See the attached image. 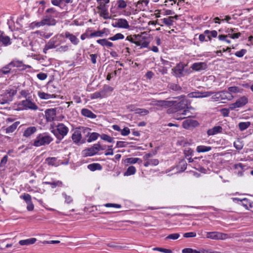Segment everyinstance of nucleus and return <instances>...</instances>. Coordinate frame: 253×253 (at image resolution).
Wrapping results in <instances>:
<instances>
[{
	"instance_id": "nucleus-1",
	"label": "nucleus",
	"mask_w": 253,
	"mask_h": 253,
	"mask_svg": "<svg viewBox=\"0 0 253 253\" xmlns=\"http://www.w3.org/2000/svg\"><path fill=\"white\" fill-rule=\"evenodd\" d=\"M90 130V128L84 126L76 128L71 137L73 142L77 145L85 143L86 138L89 134V130Z\"/></svg>"
},
{
	"instance_id": "nucleus-2",
	"label": "nucleus",
	"mask_w": 253,
	"mask_h": 253,
	"mask_svg": "<svg viewBox=\"0 0 253 253\" xmlns=\"http://www.w3.org/2000/svg\"><path fill=\"white\" fill-rule=\"evenodd\" d=\"M187 64L182 62H180L172 69L173 75L177 78H181L190 74L192 72L190 68L187 69L185 67Z\"/></svg>"
},
{
	"instance_id": "nucleus-3",
	"label": "nucleus",
	"mask_w": 253,
	"mask_h": 253,
	"mask_svg": "<svg viewBox=\"0 0 253 253\" xmlns=\"http://www.w3.org/2000/svg\"><path fill=\"white\" fill-rule=\"evenodd\" d=\"M53 141L52 137L47 133L39 134L34 141L33 145L40 147L49 144Z\"/></svg>"
},
{
	"instance_id": "nucleus-4",
	"label": "nucleus",
	"mask_w": 253,
	"mask_h": 253,
	"mask_svg": "<svg viewBox=\"0 0 253 253\" xmlns=\"http://www.w3.org/2000/svg\"><path fill=\"white\" fill-rule=\"evenodd\" d=\"M69 131V128L63 124L60 123L57 126L56 129L52 130L56 137L59 140H61Z\"/></svg>"
},
{
	"instance_id": "nucleus-5",
	"label": "nucleus",
	"mask_w": 253,
	"mask_h": 253,
	"mask_svg": "<svg viewBox=\"0 0 253 253\" xmlns=\"http://www.w3.org/2000/svg\"><path fill=\"white\" fill-rule=\"evenodd\" d=\"M233 98V96L228 91H221L218 92L212 97V99L214 101H220L223 103H225L226 100H230Z\"/></svg>"
},
{
	"instance_id": "nucleus-6",
	"label": "nucleus",
	"mask_w": 253,
	"mask_h": 253,
	"mask_svg": "<svg viewBox=\"0 0 253 253\" xmlns=\"http://www.w3.org/2000/svg\"><path fill=\"white\" fill-rule=\"evenodd\" d=\"M206 237L212 240H225L230 236L227 234L214 231L207 232Z\"/></svg>"
},
{
	"instance_id": "nucleus-7",
	"label": "nucleus",
	"mask_w": 253,
	"mask_h": 253,
	"mask_svg": "<svg viewBox=\"0 0 253 253\" xmlns=\"http://www.w3.org/2000/svg\"><path fill=\"white\" fill-rule=\"evenodd\" d=\"M248 102V99L247 97L244 96L238 99L236 102L232 103L229 105V109L231 110H234L236 108H239L244 106Z\"/></svg>"
},
{
	"instance_id": "nucleus-8",
	"label": "nucleus",
	"mask_w": 253,
	"mask_h": 253,
	"mask_svg": "<svg viewBox=\"0 0 253 253\" xmlns=\"http://www.w3.org/2000/svg\"><path fill=\"white\" fill-rule=\"evenodd\" d=\"M97 146H98L96 145V144H95L93 146L84 150L82 152L83 157H86L96 154L98 152V149Z\"/></svg>"
},
{
	"instance_id": "nucleus-9",
	"label": "nucleus",
	"mask_w": 253,
	"mask_h": 253,
	"mask_svg": "<svg viewBox=\"0 0 253 253\" xmlns=\"http://www.w3.org/2000/svg\"><path fill=\"white\" fill-rule=\"evenodd\" d=\"M97 9L99 10L98 13L100 16L102 17L104 19H111V16L108 11L107 8L105 4L100 3V5L97 7Z\"/></svg>"
},
{
	"instance_id": "nucleus-10",
	"label": "nucleus",
	"mask_w": 253,
	"mask_h": 253,
	"mask_svg": "<svg viewBox=\"0 0 253 253\" xmlns=\"http://www.w3.org/2000/svg\"><path fill=\"white\" fill-rule=\"evenodd\" d=\"M21 104L25 107L26 109H31L33 110H37L38 109V106L34 102L28 99L23 100Z\"/></svg>"
},
{
	"instance_id": "nucleus-11",
	"label": "nucleus",
	"mask_w": 253,
	"mask_h": 253,
	"mask_svg": "<svg viewBox=\"0 0 253 253\" xmlns=\"http://www.w3.org/2000/svg\"><path fill=\"white\" fill-rule=\"evenodd\" d=\"M56 114L55 108L48 109L45 110V115L47 121H52Z\"/></svg>"
},
{
	"instance_id": "nucleus-12",
	"label": "nucleus",
	"mask_w": 253,
	"mask_h": 253,
	"mask_svg": "<svg viewBox=\"0 0 253 253\" xmlns=\"http://www.w3.org/2000/svg\"><path fill=\"white\" fill-rule=\"evenodd\" d=\"M207 68V65L205 62H197L193 63L191 68L196 71H200L205 70Z\"/></svg>"
},
{
	"instance_id": "nucleus-13",
	"label": "nucleus",
	"mask_w": 253,
	"mask_h": 253,
	"mask_svg": "<svg viewBox=\"0 0 253 253\" xmlns=\"http://www.w3.org/2000/svg\"><path fill=\"white\" fill-rule=\"evenodd\" d=\"M43 25L53 26L56 24V20L54 19L53 17L50 15H47L44 16L42 20Z\"/></svg>"
},
{
	"instance_id": "nucleus-14",
	"label": "nucleus",
	"mask_w": 253,
	"mask_h": 253,
	"mask_svg": "<svg viewBox=\"0 0 253 253\" xmlns=\"http://www.w3.org/2000/svg\"><path fill=\"white\" fill-rule=\"evenodd\" d=\"M113 26L115 27H118L125 29H128L129 27L128 22L125 19H118L117 22L115 25L113 24Z\"/></svg>"
},
{
	"instance_id": "nucleus-15",
	"label": "nucleus",
	"mask_w": 253,
	"mask_h": 253,
	"mask_svg": "<svg viewBox=\"0 0 253 253\" xmlns=\"http://www.w3.org/2000/svg\"><path fill=\"white\" fill-rule=\"evenodd\" d=\"M10 65H11L12 67H16L20 68V70H24L27 68H30V66H26L23 64V62L19 60H13L10 62Z\"/></svg>"
},
{
	"instance_id": "nucleus-16",
	"label": "nucleus",
	"mask_w": 253,
	"mask_h": 253,
	"mask_svg": "<svg viewBox=\"0 0 253 253\" xmlns=\"http://www.w3.org/2000/svg\"><path fill=\"white\" fill-rule=\"evenodd\" d=\"M56 42V40L54 38L50 39L49 42L45 44L43 49V52L46 53V51L49 49H52L56 47L55 43Z\"/></svg>"
},
{
	"instance_id": "nucleus-17",
	"label": "nucleus",
	"mask_w": 253,
	"mask_h": 253,
	"mask_svg": "<svg viewBox=\"0 0 253 253\" xmlns=\"http://www.w3.org/2000/svg\"><path fill=\"white\" fill-rule=\"evenodd\" d=\"M174 101L167 100H158L157 101L156 105L167 108L171 107L174 105Z\"/></svg>"
},
{
	"instance_id": "nucleus-18",
	"label": "nucleus",
	"mask_w": 253,
	"mask_h": 253,
	"mask_svg": "<svg viewBox=\"0 0 253 253\" xmlns=\"http://www.w3.org/2000/svg\"><path fill=\"white\" fill-rule=\"evenodd\" d=\"M222 128L221 126H215L211 129H209L207 131V134L208 135H213L218 133L222 132Z\"/></svg>"
},
{
	"instance_id": "nucleus-19",
	"label": "nucleus",
	"mask_w": 253,
	"mask_h": 253,
	"mask_svg": "<svg viewBox=\"0 0 253 253\" xmlns=\"http://www.w3.org/2000/svg\"><path fill=\"white\" fill-rule=\"evenodd\" d=\"M81 113L84 116L86 117L91 119H95L96 117V115L93 113L90 110L84 108L81 111Z\"/></svg>"
},
{
	"instance_id": "nucleus-20",
	"label": "nucleus",
	"mask_w": 253,
	"mask_h": 253,
	"mask_svg": "<svg viewBox=\"0 0 253 253\" xmlns=\"http://www.w3.org/2000/svg\"><path fill=\"white\" fill-rule=\"evenodd\" d=\"M188 100H182L179 102L177 103L175 105L176 109L178 110H181L185 109H188Z\"/></svg>"
},
{
	"instance_id": "nucleus-21",
	"label": "nucleus",
	"mask_w": 253,
	"mask_h": 253,
	"mask_svg": "<svg viewBox=\"0 0 253 253\" xmlns=\"http://www.w3.org/2000/svg\"><path fill=\"white\" fill-rule=\"evenodd\" d=\"M37 241L36 238H31L25 240H22L19 242V244L21 246H28L34 244Z\"/></svg>"
},
{
	"instance_id": "nucleus-22",
	"label": "nucleus",
	"mask_w": 253,
	"mask_h": 253,
	"mask_svg": "<svg viewBox=\"0 0 253 253\" xmlns=\"http://www.w3.org/2000/svg\"><path fill=\"white\" fill-rule=\"evenodd\" d=\"M37 130V129L35 126L29 127L24 131L23 136L26 137H29L36 132Z\"/></svg>"
},
{
	"instance_id": "nucleus-23",
	"label": "nucleus",
	"mask_w": 253,
	"mask_h": 253,
	"mask_svg": "<svg viewBox=\"0 0 253 253\" xmlns=\"http://www.w3.org/2000/svg\"><path fill=\"white\" fill-rule=\"evenodd\" d=\"M65 36L66 38H68L73 44L76 45L78 43L79 40L78 38L69 32H66L65 34Z\"/></svg>"
},
{
	"instance_id": "nucleus-24",
	"label": "nucleus",
	"mask_w": 253,
	"mask_h": 253,
	"mask_svg": "<svg viewBox=\"0 0 253 253\" xmlns=\"http://www.w3.org/2000/svg\"><path fill=\"white\" fill-rule=\"evenodd\" d=\"M0 42H2L3 45L7 46L10 44V39L8 36H4L0 31Z\"/></svg>"
},
{
	"instance_id": "nucleus-25",
	"label": "nucleus",
	"mask_w": 253,
	"mask_h": 253,
	"mask_svg": "<svg viewBox=\"0 0 253 253\" xmlns=\"http://www.w3.org/2000/svg\"><path fill=\"white\" fill-rule=\"evenodd\" d=\"M105 91L101 90L98 92H95L91 94L90 98L92 99H97L98 98H103L105 97Z\"/></svg>"
},
{
	"instance_id": "nucleus-26",
	"label": "nucleus",
	"mask_w": 253,
	"mask_h": 253,
	"mask_svg": "<svg viewBox=\"0 0 253 253\" xmlns=\"http://www.w3.org/2000/svg\"><path fill=\"white\" fill-rule=\"evenodd\" d=\"M90 131V130H89V134L87 137L88 138L87 139H86V141H87L88 143H90L93 141H95L98 138L99 136L100 137V135L99 133L97 132L91 133Z\"/></svg>"
},
{
	"instance_id": "nucleus-27",
	"label": "nucleus",
	"mask_w": 253,
	"mask_h": 253,
	"mask_svg": "<svg viewBox=\"0 0 253 253\" xmlns=\"http://www.w3.org/2000/svg\"><path fill=\"white\" fill-rule=\"evenodd\" d=\"M97 42L102 46H106L108 47H112L114 45L112 42H108L106 39L98 40H97Z\"/></svg>"
},
{
	"instance_id": "nucleus-28",
	"label": "nucleus",
	"mask_w": 253,
	"mask_h": 253,
	"mask_svg": "<svg viewBox=\"0 0 253 253\" xmlns=\"http://www.w3.org/2000/svg\"><path fill=\"white\" fill-rule=\"evenodd\" d=\"M38 95L40 98L42 99H48L55 97L54 94H50L43 92H39Z\"/></svg>"
},
{
	"instance_id": "nucleus-29",
	"label": "nucleus",
	"mask_w": 253,
	"mask_h": 253,
	"mask_svg": "<svg viewBox=\"0 0 253 253\" xmlns=\"http://www.w3.org/2000/svg\"><path fill=\"white\" fill-rule=\"evenodd\" d=\"M87 168L91 171H95L96 170H101L102 166L98 163H93L87 166Z\"/></svg>"
},
{
	"instance_id": "nucleus-30",
	"label": "nucleus",
	"mask_w": 253,
	"mask_h": 253,
	"mask_svg": "<svg viewBox=\"0 0 253 253\" xmlns=\"http://www.w3.org/2000/svg\"><path fill=\"white\" fill-rule=\"evenodd\" d=\"M19 122H16L14 123H13L12 125L10 126H9L7 127L5 129L6 133H9L13 132L16 129L17 126L19 125Z\"/></svg>"
},
{
	"instance_id": "nucleus-31",
	"label": "nucleus",
	"mask_w": 253,
	"mask_h": 253,
	"mask_svg": "<svg viewBox=\"0 0 253 253\" xmlns=\"http://www.w3.org/2000/svg\"><path fill=\"white\" fill-rule=\"evenodd\" d=\"M43 184L50 185L52 188H54L56 186L61 187L62 186V182L59 180L53 182L45 181L43 182Z\"/></svg>"
},
{
	"instance_id": "nucleus-32",
	"label": "nucleus",
	"mask_w": 253,
	"mask_h": 253,
	"mask_svg": "<svg viewBox=\"0 0 253 253\" xmlns=\"http://www.w3.org/2000/svg\"><path fill=\"white\" fill-rule=\"evenodd\" d=\"M211 147L210 146H206L204 145H200L197 146L196 150L198 152H206L210 151Z\"/></svg>"
},
{
	"instance_id": "nucleus-33",
	"label": "nucleus",
	"mask_w": 253,
	"mask_h": 253,
	"mask_svg": "<svg viewBox=\"0 0 253 253\" xmlns=\"http://www.w3.org/2000/svg\"><path fill=\"white\" fill-rule=\"evenodd\" d=\"M168 87L171 90L173 91H179L181 90L182 88L177 84L174 83H169L168 85Z\"/></svg>"
},
{
	"instance_id": "nucleus-34",
	"label": "nucleus",
	"mask_w": 253,
	"mask_h": 253,
	"mask_svg": "<svg viewBox=\"0 0 253 253\" xmlns=\"http://www.w3.org/2000/svg\"><path fill=\"white\" fill-rule=\"evenodd\" d=\"M251 123L249 122H241L239 124L238 126L239 129L241 130H244L246 129H247L248 127H249L250 126Z\"/></svg>"
},
{
	"instance_id": "nucleus-35",
	"label": "nucleus",
	"mask_w": 253,
	"mask_h": 253,
	"mask_svg": "<svg viewBox=\"0 0 253 253\" xmlns=\"http://www.w3.org/2000/svg\"><path fill=\"white\" fill-rule=\"evenodd\" d=\"M136 172V169L133 166H130L129 167L126 171L125 172L124 175H130L134 174Z\"/></svg>"
},
{
	"instance_id": "nucleus-36",
	"label": "nucleus",
	"mask_w": 253,
	"mask_h": 253,
	"mask_svg": "<svg viewBox=\"0 0 253 253\" xmlns=\"http://www.w3.org/2000/svg\"><path fill=\"white\" fill-rule=\"evenodd\" d=\"M163 23L168 26H170L173 25V20L171 16H169L168 18H164L162 20Z\"/></svg>"
},
{
	"instance_id": "nucleus-37",
	"label": "nucleus",
	"mask_w": 253,
	"mask_h": 253,
	"mask_svg": "<svg viewBox=\"0 0 253 253\" xmlns=\"http://www.w3.org/2000/svg\"><path fill=\"white\" fill-rule=\"evenodd\" d=\"M104 34V32L103 31H95L93 33H91L89 36L88 37L91 38L94 37H102Z\"/></svg>"
},
{
	"instance_id": "nucleus-38",
	"label": "nucleus",
	"mask_w": 253,
	"mask_h": 253,
	"mask_svg": "<svg viewBox=\"0 0 253 253\" xmlns=\"http://www.w3.org/2000/svg\"><path fill=\"white\" fill-rule=\"evenodd\" d=\"M139 161L142 162V160L138 158H129L125 160V162L128 164H135Z\"/></svg>"
},
{
	"instance_id": "nucleus-39",
	"label": "nucleus",
	"mask_w": 253,
	"mask_h": 253,
	"mask_svg": "<svg viewBox=\"0 0 253 253\" xmlns=\"http://www.w3.org/2000/svg\"><path fill=\"white\" fill-rule=\"evenodd\" d=\"M100 138L108 142L111 143L114 142V138L106 134H102L100 135Z\"/></svg>"
},
{
	"instance_id": "nucleus-40",
	"label": "nucleus",
	"mask_w": 253,
	"mask_h": 253,
	"mask_svg": "<svg viewBox=\"0 0 253 253\" xmlns=\"http://www.w3.org/2000/svg\"><path fill=\"white\" fill-rule=\"evenodd\" d=\"M124 37V36L121 33H118L115 35L114 36L110 37L108 39L109 40L114 41L120 39H123Z\"/></svg>"
},
{
	"instance_id": "nucleus-41",
	"label": "nucleus",
	"mask_w": 253,
	"mask_h": 253,
	"mask_svg": "<svg viewBox=\"0 0 253 253\" xmlns=\"http://www.w3.org/2000/svg\"><path fill=\"white\" fill-rule=\"evenodd\" d=\"M11 65H10V63L6 65L5 66L3 67L0 70V72L3 74H7L9 73L11 70Z\"/></svg>"
},
{
	"instance_id": "nucleus-42",
	"label": "nucleus",
	"mask_w": 253,
	"mask_h": 253,
	"mask_svg": "<svg viewBox=\"0 0 253 253\" xmlns=\"http://www.w3.org/2000/svg\"><path fill=\"white\" fill-rule=\"evenodd\" d=\"M180 236L179 234L178 233H173L171 234L168 235L167 237H166L165 239L167 240H176L178 239Z\"/></svg>"
},
{
	"instance_id": "nucleus-43",
	"label": "nucleus",
	"mask_w": 253,
	"mask_h": 253,
	"mask_svg": "<svg viewBox=\"0 0 253 253\" xmlns=\"http://www.w3.org/2000/svg\"><path fill=\"white\" fill-rule=\"evenodd\" d=\"M117 3L118 4V8L119 9L125 8L127 6L126 2L124 0H119Z\"/></svg>"
},
{
	"instance_id": "nucleus-44",
	"label": "nucleus",
	"mask_w": 253,
	"mask_h": 253,
	"mask_svg": "<svg viewBox=\"0 0 253 253\" xmlns=\"http://www.w3.org/2000/svg\"><path fill=\"white\" fill-rule=\"evenodd\" d=\"M135 113L140 114V115H145L149 113V111L145 109L138 108L136 110Z\"/></svg>"
},
{
	"instance_id": "nucleus-45",
	"label": "nucleus",
	"mask_w": 253,
	"mask_h": 253,
	"mask_svg": "<svg viewBox=\"0 0 253 253\" xmlns=\"http://www.w3.org/2000/svg\"><path fill=\"white\" fill-rule=\"evenodd\" d=\"M154 251H158L159 252H161L164 253H172V251L171 250L164 249L162 248H154L153 249Z\"/></svg>"
},
{
	"instance_id": "nucleus-46",
	"label": "nucleus",
	"mask_w": 253,
	"mask_h": 253,
	"mask_svg": "<svg viewBox=\"0 0 253 253\" xmlns=\"http://www.w3.org/2000/svg\"><path fill=\"white\" fill-rule=\"evenodd\" d=\"M192 126L191 120H186L182 123V126L184 128L189 129V127Z\"/></svg>"
},
{
	"instance_id": "nucleus-47",
	"label": "nucleus",
	"mask_w": 253,
	"mask_h": 253,
	"mask_svg": "<svg viewBox=\"0 0 253 253\" xmlns=\"http://www.w3.org/2000/svg\"><path fill=\"white\" fill-rule=\"evenodd\" d=\"M21 197L24 200L27 204L32 202L31 196L28 194H24L23 195L21 196Z\"/></svg>"
},
{
	"instance_id": "nucleus-48",
	"label": "nucleus",
	"mask_w": 253,
	"mask_h": 253,
	"mask_svg": "<svg viewBox=\"0 0 253 253\" xmlns=\"http://www.w3.org/2000/svg\"><path fill=\"white\" fill-rule=\"evenodd\" d=\"M246 52H247L246 49H242L240 51H237L235 53V55L238 57H242L246 54Z\"/></svg>"
},
{
	"instance_id": "nucleus-49",
	"label": "nucleus",
	"mask_w": 253,
	"mask_h": 253,
	"mask_svg": "<svg viewBox=\"0 0 253 253\" xmlns=\"http://www.w3.org/2000/svg\"><path fill=\"white\" fill-rule=\"evenodd\" d=\"M220 113L224 117H227L229 114V109L227 108H222L220 110Z\"/></svg>"
},
{
	"instance_id": "nucleus-50",
	"label": "nucleus",
	"mask_w": 253,
	"mask_h": 253,
	"mask_svg": "<svg viewBox=\"0 0 253 253\" xmlns=\"http://www.w3.org/2000/svg\"><path fill=\"white\" fill-rule=\"evenodd\" d=\"M228 92L236 93L240 92V89L237 86H231L228 88Z\"/></svg>"
},
{
	"instance_id": "nucleus-51",
	"label": "nucleus",
	"mask_w": 253,
	"mask_h": 253,
	"mask_svg": "<svg viewBox=\"0 0 253 253\" xmlns=\"http://www.w3.org/2000/svg\"><path fill=\"white\" fill-rule=\"evenodd\" d=\"M121 134L123 136H126L130 133V130L127 127L124 128L121 130Z\"/></svg>"
},
{
	"instance_id": "nucleus-52",
	"label": "nucleus",
	"mask_w": 253,
	"mask_h": 253,
	"mask_svg": "<svg viewBox=\"0 0 253 253\" xmlns=\"http://www.w3.org/2000/svg\"><path fill=\"white\" fill-rule=\"evenodd\" d=\"M8 160V156L5 155L1 160L0 163V167H4Z\"/></svg>"
},
{
	"instance_id": "nucleus-53",
	"label": "nucleus",
	"mask_w": 253,
	"mask_h": 253,
	"mask_svg": "<svg viewBox=\"0 0 253 253\" xmlns=\"http://www.w3.org/2000/svg\"><path fill=\"white\" fill-rule=\"evenodd\" d=\"M37 77L40 80H44L47 78V76L46 74L41 72L37 74Z\"/></svg>"
},
{
	"instance_id": "nucleus-54",
	"label": "nucleus",
	"mask_w": 253,
	"mask_h": 253,
	"mask_svg": "<svg viewBox=\"0 0 253 253\" xmlns=\"http://www.w3.org/2000/svg\"><path fill=\"white\" fill-rule=\"evenodd\" d=\"M62 195L65 199V201L67 204H70L72 202V199L70 196H68L66 193H62Z\"/></svg>"
},
{
	"instance_id": "nucleus-55",
	"label": "nucleus",
	"mask_w": 253,
	"mask_h": 253,
	"mask_svg": "<svg viewBox=\"0 0 253 253\" xmlns=\"http://www.w3.org/2000/svg\"><path fill=\"white\" fill-rule=\"evenodd\" d=\"M235 200H238V201H240L241 203H242V205L246 209H248V205H247V204H248V200L247 199H243L242 200H240L239 199H237V198H236Z\"/></svg>"
},
{
	"instance_id": "nucleus-56",
	"label": "nucleus",
	"mask_w": 253,
	"mask_h": 253,
	"mask_svg": "<svg viewBox=\"0 0 253 253\" xmlns=\"http://www.w3.org/2000/svg\"><path fill=\"white\" fill-rule=\"evenodd\" d=\"M196 236V233L195 232H193L185 233L183 235V236L185 238L194 237Z\"/></svg>"
},
{
	"instance_id": "nucleus-57",
	"label": "nucleus",
	"mask_w": 253,
	"mask_h": 253,
	"mask_svg": "<svg viewBox=\"0 0 253 253\" xmlns=\"http://www.w3.org/2000/svg\"><path fill=\"white\" fill-rule=\"evenodd\" d=\"M234 168L236 169H240L241 170H244L246 166L243 165L242 163H238L234 165Z\"/></svg>"
},
{
	"instance_id": "nucleus-58",
	"label": "nucleus",
	"mask_w": 253,
	"mask_h": 253,
	"mask_svg": "<svg viewBox=\"0 0 253 253\" xmlns=\"http://www.w3.org/2000/svg\"><path fill=\"white\" fill-rule=\"evenodd\" d=\"M106 207H113V208H120L121 207V205L120 204H111V203H107L105 205Z\"/></svg>"
},
{
	"instance_id": "nucleus-59",
	"label": "nucleus",
	"mask_w": 253,
	"mask_h": 253,
	"mask_svg": "<svg viewBox=\"0 0 253 253\" xmlns=\"http://www.w3.org/2000/svg\"><path fill=\"white\" fill-rule=\"evenodd\" d=\"M91 61L92 63L94 64L96 63V58L97 57V54H92L90 55Z\"/></svg>"
},
{
	"instance_id": "nucleus-60",
	"label": "nucleus",
	"mask_w": 253,
	"mask_h": 253,
	"mask_svg": "<svg viewBox=\"0 0 253 253\" xmlns=\"http://www.w3.org/2000/svg\"><path fill=\"white\" fill-rule=\"evenodd\" d=\"M217 32L215 30L211 31L210 32V35H208V38L210 40H211V37H212L213 38H215L217 37Z\"/></svg>"
},
{
	"instance_id": "nucleus-61",
	"label": "nucleus",
	"mask_w": 253,
	"mask_h": 253,
	"mask_svg": "<svg viewBox=\"0 0 253 253\" xmlns=\"http://www.w3.org/2000/svg\"><path fill=\"white\" fill-rule=\"evenodd\" d=\"M126 142L124 141H117L116 143V147L122 148L126 146Z\"/></svg>"
},
{
	"instance_id": "nucleus-62",
	"label": "nucleus",
	"mask_w": 253,
	"mask_h": 253,
	"mask_svg": "<svg viewBox=\"0 0 253 253\" xmlns=\"http://www.w3.org/2000/svg\"><path fill=\"white\" fill-rule=\"evenodd\" d=\"M31 25L33 27L34 26H36V27H40L41 26H44L43 25V22L42 21H41L40 22H33L32 24H31Z\"/></svg>"
},
{
	"instance_id": "nucleus-63",
	"label": "nucleus",
	"mask_w": 253,
	"mask_h": 253,
	"mask_svg": "<svg viewBox=\"0 0 253 253\" xmlns=\"http://www.w3.org/2000/svg\"><path fill=\"white\" fill-rule=\"evenodd\" d=\"M27 204V209L29 211H32L34 210V206L32 202H31Z\"/></svg>"
},
{
	"instance_id": "nucleus-64",
	"label": "nucleus",
	"mask_w": 253,
	"mask_h": 253,
	"mask_svg": "<svg viewBox=\"0 0 253 253\" xmlns=\"http://www.w3.org/2000/svg\"><path fill=\"white\" fill-rule=\"evenodd\" d=\"M68 49V46L67 45H64V46H61L59 47L57 50L59 51H66Z\"/></svg>"
}]
</instances>
